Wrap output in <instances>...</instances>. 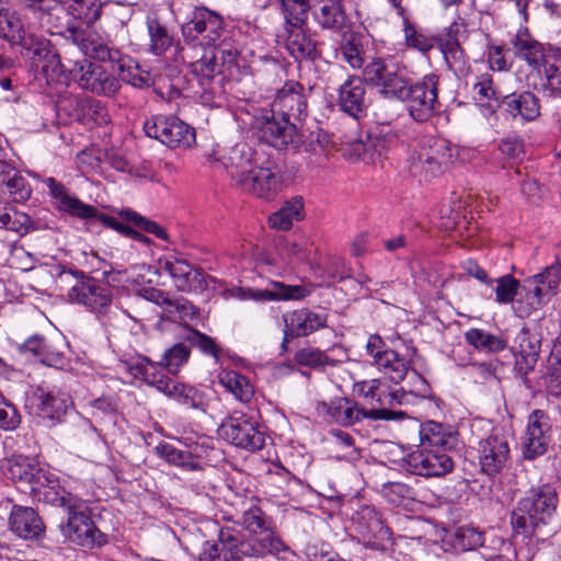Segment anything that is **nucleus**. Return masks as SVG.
<instances>
[{
	"instance_id": "1",
	"label": "nucleus",
	"mask_w": 561,
	"mask_h": 561,
	"mask_svg": "<svg viewBox=\"0 0 561 561\" xmlns=\"http://www.w3.org/2000/svg\"><path fill=\"white\" fill-rule=\"evenodd\" d=\"M310 91L300 82L289 80L277 89L273 101L266 103L268 108L260 106L261 101L255 100L253 93V96L248 99L253 114V135L277 149L297 146L300 142V135L295 122H301L307 117Z\"/></svg>"
},
{
	"instance_id": "2",
	"label": "nucleus",
	"mask_w": 561,
	"mask_h": 561,
	"mask_svg": "<svg viewBox=\"0 0 561 561\" xmlns=\"http://www.w3.org/2000/svg\"><path fill=\"white\" fill-rule=\"evenodd\" d=\"M159 365L148 357H140L129 364V371L137 378H142L148 385L157 388L158 391L175 399L179 403L193 409L205 411L206 398L196 388L176 381L158 370Z\"/></svg>"
},
{
	"instance_id": "3",
	"label": "nucleus",
	"mask_w": 561,
	"mask_h": 561,
	"mask_svg": "<svg viewBox=\"0 0 561 561\" xmlns=\"http://www.w3.org/2000/svg\"><path fill=\"white\" fill-rule=\"evenodd\" d=\"M58 280L70 286L68 299L71 302L100 314L107 313L113 300L112 288L107 283L85 275L82 271L66 267L59 272Z\"/></svg>"
},
{
	"instance_id": "4",
	"label": "nucleus",
	"mask_w": 561,
	"mask_h": 561,
	"mask_svg": "<svg viewBox=\"0 0 561 561\" xmlns=\"http://www.w3.org/2000/svg\"><path fill=\"white\" fill-rule=\"evenodd\" d=\"M561 284V270L551 265L534 276L523 280L513 308L517 317L528 318L556 295Z\"/></svg>"
},
{
	"instance_id": "5",
	"label": "nucleus",
	"mask_w": 561,
	"mask_h": 561,
	"mask_svg": "<svg viewBox=\"0 0 561 561\" xmlns=\"http://www.w3.org/2000/svg\"><path fill=\"white\" fill-rule=\"evenodd\" d=\"M558 504V492L550 483L531 488L512 512V526L547 525L556 514Z\"/></svg>"
},
{
	"instance_id": "6",
	"label": "nucleus",
	"mask_w": 561,
	"mask_h": 561,
	"mask_svg": "<svg viewBox=\"0 0 561 561\" xmlns=\"http://www.w3.org/2000/svg\"><path fill=\"white\" fill-rule=\"evenodd\" d=\"M314 411L317 417L322 422L344 427L353 426L364 419L393 420L404 415L403 412H392L386 409L366 410L356 401L346 397H337L330 401H317Z\"/></svg>"
},
{
	"instance_id": "7",
	"label": "nucleus",
	"mask_w": 561,
	"mask_h": 561,
	"mask_svg": "<svg viewBox=\"0 0 561 561\" xmlns=\"http://www.w3.org/2000/svg\"><path fill=\"white\" fill-rule=\"evenodd\" d=\"M45 184L51 197L56 201L59 210L80 219L96 220L124 236H129L144 242L148 241L147 237L121 222L118 218L99 213L95 207L84 204L76 196L70 195L64 184L56 181L54 178H47Z\"/></svg>"
},
{
	"instance_id": "8",
	"label": "nucleus",
	"mask_w": 561,
	"mask_h": 561,
	"mask_svg": "<svg viewBox=\"0 0 561 561\" xmlns=\"http://www.w3.org/2000/svg\"><path fill=\"white\" fill-rule=\"evenodd\" d=\"M203 51L202 57L196 59L187 47H176V60L180 59L191 66L192 75L199 87L196 93L204 103L209 104L220 94L229 91V87L227 82L222 84L221 66L217 62L213 50Z\"/></svg>"
},
{
	"instance_id": "9",
	"label": "nucleus",
	"mask_w": 561,
	"mask_h": 561,
	"mask_svg": "<svg viewBox=\"0 0 561 561\" xmlns=\"http://www.w3.org/2000/svg\"><path fill=\"white\" fill-rule=\"evenodd\" d=\"M438 85L439 77L435 73H428L414 83L409 78L405 93L397 100L407 103L408 112L415 122H427L440 112Z\"/></svg>"
},
{
	"instance_id": "10",
	"label": "nucleus",
	"mask_w": 561,
	"mask_h": 561,
	"mask_svg": "<svg viewBox=\"0 0 561 561\" xmlns=\"http://www.w3.org/2000/svg\"><path fill=\"white\" fill-rule=\"evenodd\" d=\"M362 78L383 98L397 100L405 93L410 77L405 66L376 57L365 65Z\"/></svg>"
},
{
	"instance_id": "11",
	"label": "nucleus",
	"mask_w": 561,
	"mask_h": 561,
	"mask_svg": "<svg viewBox=\"0 0 561 561\" xmlns=\"http://www.w3.org/2000/svg\"><path fill=\"white\" fill-rule=\"evenodd\" d=\"M224 28L222 18L205 7H196L188 21L182 25L184 45L188 50L211 48L220 38Z\"/></svg>"
},
{
	"instance_id": "12",
	"label": "nucleus",
	"mask_w": 561,
	"mask_h": 561,
	"mask_svg": "<svg viewBox=\"0 0 561 561\" xmlns=\"http://www.w3.org/2000/svg\"><path fill=\"white\" fill-rule=\"evenodd\" d=\"M451 148L445 140L419 145L409 157V171L413 176L430 181L453 163Z\"/></svg>"
},
{
	"instance_id": "13",
	"label": "nucleus",
	"mask_w": 561,
	"mask_h": 561,
	"mask_svg": "<svg viewBox=\"0 0 561 561\" xmlns=\"http://www.w3.org/2000/svg\"><path fill=\"white\" fill-rule=\"evenodd\" d=\"M144 130L170 148H187L195 142V130L173 115H156L147 119Z\"/></svg>"
},
{
	"instance_id": "14",
	"label": "nucleus",
	"mask_w": 561,
	"mask_h": 561,
	"mask_svg": "<svg viewBox=\"0 0 561 561\" xmlns=\"http://www.w3.org/2000/svg\"><path fill=\"white\" fill-rule=\"evenodd\" d=\"M158 270L162 274H168L180 291L196 293L207 288L206 275L203 270L175 254L160 257Z\"/></svg>"
},
{
	"instance_id": "15",
	"label": "nucleus",
	"mask_w": 561,
	"mask_h": 561,
	"mask_svg": "<svg viewBox=\"0 0 561 561\" xmlns=\"http://www.w3.org/2000/svg\"><path fill=\"white\" fill-rule=\"evenodd\" d=\"M70 77L81 89L99 95L113 96L121 89V82L115 76L87 59L75 64Z\"/></svg>"
},
{
	"instance_id": "16",
	"label": "nucleus",
	"mask_w": 561,
	"mask_h": 561,
	"mask_svg": "<svg viewBox=\"0 0 561 561\" xmlns=\"http://www.w3.org/2000/svg\"><path fill=\"white\" fill-rule=\"evenodd\" d=\"M541 332L537 325L523 327L515 335L511 351L515 357V370L526 377L536 367L541 348Z\"/></svg>"
},
{
	"instance_id": "17",
	"label": "nucleus",
	"mask_w": 561,
	"mask_h": 561,
	"mask_svg": "<svg viewBox=\"0 0 561 561\" xmlns=\"http://www.w3.org/2000/svg\"><path fill=\"white\" fill-rule=\"evenodd\" d=\"M404 461L408 471L427 478L445 476L454 468V461L446 451L420 446Z\"/></svg>"
},
{
	"instance_id": "18",
	"label": "nucleus",
	"mask_w": 561,
	"mask_h": 561,
	"mask_svg": "<svg viewBox=\"0 0 561 561\" xmlns=\"http://www.w3.org/2000/svg\"><path fill=\"white\" fill-rule=\"evenodd\" d=\"M25 408L30 414L59 423L67 412L68 400L60 392L38 386L27 393Z\"/></svg>"
},
{
	"instance_id": "19",
	"label": "nucleus",
	"mask_w": 561,
	"mask_h": 561,
	"mask_svg": "<svg viewBox=\"0 0 561 561\" xmlns=\"http://www.w3.org/2000/svg\"><path fill=\"white\" fill-rule=\"evenodd\" d=\"M556 46L539 42L527 27H519L515 34L510 37L508 50L514 56L527 64L535 71Z\"/></svg>"
},
{
	"instance_id": "20",
	"label": "nucleus",
	"mask_w": 561,
	"mask_h": 561,
	"mask_svg": "<svg viewBox=\"0 0 561 561\" xmlns=\"http://www.w3.org/2000/svg\"><path fill=\"white\" fill-rule=\"evenodd\" d=\"M283 321L284 336L282 347L285 350L290 340L308 336L313 332L325 328L328 314L325 312H316L308 308H301L284 314Z\"/></svg>"
},
{
	"instance_id": "21",
	"label": "nucleus",
	"mask_w": 561,
	"mask_h": 561,
	"mask_svg": "<svg viewBox=\"0 0 561 561\" xmlns=\"http://www.w3.org/2000/svg\"><path fill=\"white\" fill-rule=\"evenodd\" d=\"M375 365L396 383L401 382L407 376L414 380V387L410 389L415 396L425 397L430 386L416 370L411 369L410 362L401 357L396 351L388 350Z\"/></svg>"
},
{
	"instance_id": "22",
	"label": "nucleus",
	"mask_w": 561,
	"mask_h": 561,
	"mask_svg": "<svg viewBox=\"0 0 561 561\" xmlns=\"http://www.w3.org/2000/svg\"><path fill=\"white\" fill-rule=\"evenodd\" d=\"M75 41L80 50L92 59L101 62H107L112 69H123L124 62L128 61V56L110 45L108 41L101 37L95 32L75 33Z\"/></svg>"
},
{
	"instance_id": "23",
	"label": "nucleus",
	"mask_w": 561,
	"mask_h": 561,
	"mask_svg": "<svg viewBox=\"0 0 561 561\" xmlns=\"http://www.w3.org/2000/svg\"><path fill=\"white\" fill-rule=\"evenodd\" d=\"M249 451H251V454L248 455V462L251 465V468L256 471L257 476L262 473L271 474L274 470L277 474L280 472L286 473L283 466L271 460L275 451L271 446L266 445L265 434L257 423L250 424V428H248V453Z\"/></svg>"
},
{
	"instance_id": "24",
	"label": "nucleus",
	"mask_w": 561,
	"mask_h": 561,
	"mask_svg": "<svg viewBox=\"0 0 561 561\" xmlns=\"http://www.w3.org/2000/svg\"><path fill=\"white\" fill-rule=\"evenodd\" d=\"M550 419L542 410H534L527 424V431L523 443V456L527 460H534L542 456L550 442Z\"/></svg>"
},
{
	"instance_id": "25",
	"label": "nucleus",
	"mask_w": 561,
	"mask_h": 561,
	"mask_svg": "<svg viewBox=\"0 0 561 561\" xmlns=\"http://www.w3.org/2000/svg\"><path fill=\"white\" fill-rule=\"evenodd\" d=\"M366 83L360 76L351 75L337 89L339 108L355 121L366 115L368 103Z\"/></svg>"
},
{
	"instance_id": "26",
	"label": "nucleus",
	"mask_w": 561,
	"mask_h": 561,
	"mask_svg": "<svg viewBox=\"0 0 561 561\" xmlns=\"http://www.w3.org/2000/svg\"><path fill=\"white\" fill-rule=\"evenodd\" d=\"M59 113H65L71 121L82 124L107 122V111L101 101L90 96H70L62 99L57 105Z\"/></svg>"
},
{
	"instance_id": "27",
	"label": "nucleus",
	"mask_w": 561,
	"mask_h": 561,
	"mask_svg": "<svg viewBox=\"0 0 561 561\" xmlns=\"http://www.w3.org/2000/svg\"><path fill=\"white\" fill-rule=\"evenodd\" d=\"M510 457V446L506 438L497 433H492L480 442L479 462L482 472L495 476L503 470Z\"/></svg>"
},
{
	"instance_id": "28",
	"label": "nucleus",
	"mask_w": 561,
	"mask_h": 561,
	"mask_svg": "<svg viewBox=\"0 0 561 561\" xmlns=\"http://www.w3.org/2000/svg\"><path fill=\"white\" fill-rule=\"evenodd\" d=\"M306 21L307 19H302L301 22L296 23V20L285 19L287 33L285 47L297 61L314 60L318 55L316 42L304 30Z\"/></svg>"
},
{
	"instance_id": "29",
	"label": "nucleus",
	"mask_w": 561,
	"mask_h": 561,
	"mask_svg": "<svg viewBox=\"0 0 561 561\" xmlns=\"http://www.w3.org/2000/svg\"><path fill=\"white\" fill-rule=\"evenodd\" d=\"M535 72L539 80L536 85L539 92L550 98L561 95V48L554 47Z\"/></svg>"
},
{
	"instance_id": "30",
	"label": "nucleus",
	"mask_w": 561,
	"mask_h": 561,
	"mask_svg": "<svg viewBox=\"0 0 561 561\" xmlns=\"http://www.w3.org/2000/svg\"><path fill=\"white\" fill-rule=\"evenodd\" d=\"M251 192L265 201H271L282 190V173L276 168L255 167L248 171Z\"/></svg>"
},
{
	"instance_id": "31",
	"label": "nucleus",
	"mask_w": 561,
	"mask_h": 561,
	"mask_svg": "<svg viewBox=\"0 0 561 561\" xmlns=\"http://www.w3.org/2000/svg\"><path fill=\"white\" fill-rule=\"evenodd\" d=\"M501 105L514 118L534 122L540 116V100L530 91L514 92L502 98Z\"/></svg>"
},
{
	"instance_id": "32",
	"label": "nucleus",
	"mask_w": 561,
	"mask_h": 561,
	"mask_svg": "<svg viewBox=\"0 0 561 561\" xmlns=\"http://www.w3.org/2000/svg\"><path fill=\"white\" fill-rule=\"evenodd\" d=\"M31 493L39 502L51 504L57 507H66L72 501L73 495L60 485L59 479L48 471L37 478V482Z\"/></svg>"
},
{
	"instance_id": "33",
	"label": "nucleus",
	"mask_w": 561,
	"mask_h": 561,
	"mask_svg": "<svg viewBox=\"0 0 561 561\" xmlns=\"http://www.w3.org/2000/svg\"><path fill=\"white\" fill-rule=\"evenodd\" d=\"M359 393L370 400L371 409H389L402 404L405 397L404 392L390 391L387 387L382 386L379 379H371L362 381L357 385Z\"/></svg>"
},
{
	"instance_id": "34",
	"label": "nucleus",
	"mask_w": 561,
	"mask_h": 561,
	"mask_svg": "<svg viewBox=\"0 0 561 561\" xmlns=\"http://www.w3.org/2000/svg\"><path fill=\"white\" fill-rule=\"evenodd\" d=\"M420 447L447 451L456 447V433L450 427L434 421H427L420 427Z\"/></svg>"
},
{
	"instance_id": "35",
	"label": "nucleus",
	"mask_w": 561,
	"mask_h": 561,
	"mask_svg": "<svg viewBox=\"0 0 561 561\" xmlns=\"http://www.w3.org/2000/svg\"><path fill=\"white\" fill-rule=\"evenodd\" d=\"M443 545L455 551L473 550L483 546L484 533L479 528H440Z\"/></svg>"
},
{
	"instance_id": "36",
	"label": "nucleus",
	"mask_w": 561,
	"mask_h": 561,
	"mask_svg": "<svg viewBox=\"0 0 561 561\" xmlns=\"http://www.w3.org/2000/svg\"><path fill=\"white\" fill-rule=\"evenodd\" d=\"M310 294V290L302 285H286L280 282H272L271 288L252 289L248 288V299L262 300H295L302 299Z\"/></svg>"
},
{
	"instance_id": "37",
	"label": "nucleus",
	"mask_w": 561,
	"mask_h": 561,
	"mask_svg": "<svg viewBox=\"0 0 561 561\" xmlns=\"http://www.w3.org/2000/svg\"><path fill=\"white\" fill-rule=\"evenodd\" d=\"M3 468L4 474L9 479L28 484L31 490L37 482V478L45 472L34 459L23 456L8 459Z\"/></svg>"
},
{
	"instance_id": "38",
	"label": "nucleus",
	"mask_w": 561,
	"mask_h": 561,
	"mask_svg": "<svg viewBox=\"0 0 561 561\" xmlns=\"http://www.w3.org/2000/svg\"><path fill=\"white\" fill-rule=\"evenodd\" d=\"M306 216L304 198L301 196H294L285 201L282 207L268 217V225L271 228L288 231L294 221H301Z\"/></svg>"
},
{
	"instance_id": "39",
	"label": "nucleus",
	"mask_w": 561,
	"mask_h": 561,
	"mask_svg": "<svg viewBox=\"0 0 561 561\" xmlns=\"http://www.w3.org/2000/svg\"><path fill=\"white\" fill-rule=\"evenodd\" d=\"M312 15L317 24L323 30L340 32L346 26L347 15L342 0L329 1L320 7H312Z\"/></svg>"
},
{
	"instance_id": "40",
	"label": "nucleus",
	"mask_w": 561,
	"mask_h": 561,
	"mask_svg": "<svg viewBox=\"0 0 561 561\" xmlns=\"http://www.w3.org/2000/svg\"><path fill=\"white\" fill-rule=\"evenodd\" d=\"M221 67H224V71L227 73L229 92L234 93L236 98L240 99L239 93H243L240 88L243 79L242 66L239 62V60L243 61L241 49L225 43L221 49Z\"/></svg>"
},
{
	"instance_id": "41",
	"label": "nucleus",
	"mask_w": 561,
	"mask_h": 561,
	"mask_svg": "<svg viewBox=\"0 0 561 561\" xmlns=\"http://www.w3.org/2000/svg\"><path fill=\"white\" fill-rule=\"evenodd\" d=\"M370 148H374V151L381 156L385 146L378 139H374L369 135H367L366 141L362 138H354L345 135L342 138L340 150L343 157L347 160L358 161L360 159H366Z\"/></svg>"
},
{
	"instance_id": "42",
	"label": "nucleus",
	"mask_w": 561,
	"mask_h": 561,
	"mask_svg": "<svg viewBox=\"0 0 561 561\" xmlns=\"http://www.w3.org/2000/svg\"><path fill=\"white\" fill-rule=\"evenodd\" d=\"M466 342L480 353L493 354L508 345L503 335L492 334L483 329H470L465 333Z\"/></svg>"
},
{
	"instance_id": "43",
	"label": "nucleus",
	"mask_w": 561,
	"mask_h": 561,
	"mask_svg": "<svg viewBox=\"0 0 561 561\" xmlns=\"http://www.w3.org/2000/svg\"><path fill=\"white\" fill-rule=\"evenodd\" d=\"M19 46L22 49V56L30 59L36 69H38L39 62L54 50L47 38L32 32H27L25 36L21 37Z\"/></svg>"
},
{
	"instance_id": "44",
	"label": "nucleus",
	"mask_w": 561,
	"mask_h": 561,
	"mask_svg": "<svg viewBox=\"0 0 561 561\" xmlns=\"http://www.w3.org/2000/svg\"><path fill=\"white\" fill-rule=\"evenodd\" d=\"M21 5L31 10L38 19L41 26L50 31L57 26L55 20L62 13V5L57 0H16Z\"/></svg>"
},
{
	"instance_id": "45",
	"label": "nucleus",
	"mask_w": 561,
	"mask_h": 561,
	"mask_svg": "<svg viewBox=\"0 0 561 561\" xmlns=\"http://www.w3.org/2000/svg\"><path fill=\"white\" fill-rule=\"evenodd\" d=\"M245 141H239L229 147L222 156L221 162L230 178L237 185H243L245 178Z\"/></svg>"
},
{
	"instance_id": "46",
	"label": "nucleus",
	"mask_w": 561,
	"mask_h": 561,
	"mask_svg": "<svg viewBox=\"0 0 561 561\" xmlns=\"http://www.w3.org/2000/svg\"><path fill=\"white\" fill-rule=\"evenodd\" d=\"M473 99L481 105L493 110L501 104L499 91L494 84L493 77L489 72L477 77L472 88Z\"/></svg>"
},
{
	"instance_id": "47",
	"label": "nucleus",
	"mask_w": 561,
	"mask_h": 561,
	"mask_svg": "<svg viewBox=\"0 0 561 561\" xmlns=\"http://www.w3.org/2000/svg\"><path fill=\"white\" fill-rule=\"evenodd\" d=\"M270 530L271 528H264V531L251 545V554L255 557L273 554L278 559H285V554L290 551L289 547Z\"/></svg>"
},
{
	"instance_id": "48",
	"label": "nucleus",
	"mask_w": 561,
	"mask_h": 561,
	"mask_svg": "<svg viewBox=\"0 0 561 561\" xmlns=\"http://www.w3.org/2000/svg\"><path fill=\"white\" fill-rule=\"evenodd\" d=\"M342 59L353 69L364 66V48L360 36L355 32H345L342 36L340 48Z\"/></svg>"
},
{
	"instance_id": "49",
	"label": "nucleus",
	"mask_w": 561,
	"mask_h": 561,
	"mask_svg": "<svg viewBox=\"0 0 561 561\" xmlns=\"http://www.w3.org/2000/svg\"><path fill=\"white\" fill-rule=\"evenodd\" d=\"M67 4L69 13L87 25L95 23L102 13L101 0H61Z\"/></svg>"
},
{
	"instance_id": "50",
	"label": "nucleus",
	"mask_w": 561,
	"mask_h": 561,
	"mask_svg": "<svg viewBox=\"0 0 561 561\" xmlns=\"http://www.w3.org/2000/svg\"><path fill=\"white\" fill-rule=\"evenodd\" d=\"M150 36V51L156 56L165 54L174 45L173 35L157 19L147 20Z\"/></svg>"
},
{
	"instance_id": "51",
	"label": "nucleus",
	"mask_w": 561,
	"mask_h": 561,
	"mask_svg": "<svg viewBox=\"0 0 561 561\" xmlns=\"http://www.w3.org/2000/svg\"><path fill=\"white\" fill-rule=\"evenodd\" d=\"M191 355V347L185 342H179L172 347L168 348L160 362H153L158 364V370L162 373V368L171 375H176L180 368L188 360Z\"/></svg>"
},
{
	"instance_id": "52",
	"label": "nucleus",
	"mask_w": 561,
	"mask_h": 561,
	"mask_svg": "<svg viewBox=\"0 0 561 561\" xmlns=\"http://www.w3.org/2000/svg\"><path fill=\"white\" fill-rule=\"evenodd\" d=\"M61 531L69 541L89 549L106 542V535L100 528H61Z\"/></svg>"
},
{
	"instance_id": "53",
	"label": "nucleus",
	"mask_w": 561,
	"mask_h": 561,
	"mask_svg": "<svg viewBox=\"0 0 561 561\" xmlns=\"http://www.w3.org/2000/svg\"><path fill=\"white\" fill-rule=\"evenodd\" d=\"M68 514L67 526H95L93 510L82 500L73 496L65 507Z\"/></svg>"
},
{
	"instance_id": "54",
	"label": "nucleus",
	"mask_w": 561,
	"mask_h": 561,
	"mask_svg": "<svg viewBox=\"0 0 561 561\" xmlns=\"http://www.w3.org/2000/svg\"><path fill=\"white\" fill-rule=\"evenodd\" d=\"M295 362L300 366L313 369H321L327 366H336L339 360L330 358L324 352L314 347H304L298 350L294 356Z\"/></svg>"
},
{
	"instance_id": "55",
	"label": "nucleus",
	"mask_w": 561,
	"mask_h": 561,
	"mask_svg": "<svg viewBox=\"0 0 561 561\" xmlns=\"http://www.w3.org/2000/svg\"><path fill=\"white\" fill-rule=\"evenodd\" d=\"M403 33L405 43L411 48L427 53L434 47L435 37L425 34L407 18H403Z\"/></svg>"
},
{
	"instance_id": "56",
	"label": "nucleus",
	"mask_w": 561,
	"mask_h": 561,
	"mask_svg": "<svg viewBox=\"0 0 561 561\" xmlns=\"http://www.w3.org/2000/svg\"><path fill=\"white\" fill-rule=\"evenodd\" d=\"M245 421L241 417H230L220 426V435L224 439L237 447L245 446Z\"/></svg>"
},
{
	"instance_id": "57",
	"label": "nucleus",
	"mask_w": 561,
	"mask_h": 561,
	"mask_svg": "<svg viewBox=\"0 0 561 561\" xmlns=\"http://www.w3.org/2000/svg\"><path fill=\"white\" fill-rule=\"evenodd\" d=\"M363 535V545L375 550H388L393 546L391 528H366Z\"/></svg>"
},
{
	"instance_id": "58",
	"label": "nucleus",
	"mask_w": 561,
	"mask_h": 561,
	"mask_svg": "<svg viewBox=\"0 0 561 561\" xmlns=\"http://www.w3.org/2000/svg\"><path fill=\"white\" fill-rule=\"evenodd\" d=\"M119 216L124 220L134 224L137 228H139L148 233H152L161 240H168V233L163 227H161L160 225H158L154 221H151V220L142 217L141 215L137 214L136 211H134L131 209H123V210H121Z\"/></svg>"
},
{
	"instance_id": "59",
	"label": "nucleus",
	"mask_w": 561,
	"mask_h": 561,
	"mask_svg": "<svg viewBox=\"0 0 561 561\" xmlns=\"http://www.w3.org/2000/svg\"><path fill=\"white\" fill-rule=\"evenodd\" d=\"M439 48L445 57L449 67L455 71L462 70L467 64L465 50L460 46V42L455 39L448 42H440Z\"/></svg>"
},
{
	"instance_id": "60",
	"label": "nucleus",
	"mask_w": 561,
	"mask_h": 561,
	"mask_svg": "<svg viewBox=\"0 0 561 561\" xmlns=\"http://www.w3.org/2000/svg\"><path fill=\"white\" fill-rule=\"evenodd\" d=\"M32 226L30 216L19 211H3L0 214V228L14 231L20 236L28 232Z\"/></svg>"
},
{
	"instance_id": "61",
	"label": "nucleus",
	"mask_w": 561,
	"mask_h": 561,
	"mask_svg": "<svg viewBox=\"0 0 561 561\" xmlns=\"http://www.w3.org/2000/svg\"><path fill=\"white\" fill-rule=\"evenodd\" d=\"M495 287V300L499 304H513L517 297L520 283L512 275L499 277Z\"/></svg>"
},
{
	"instance_id": "62",
	"label": "nucleus",
	"mask_w": 561,
	"mask_h": 561,
	"mask_svg": "<svg viewBox=\"0 0 561 561\" xmlns=\"http://www.w3.org/2000/svg\"><path fill=\"white\" fill-rule=\"evenodd\" d=\"M286 255L291 262H308L314 252L313 244L307 238L287 241L284 247Z\"/></svg>"
},
{
	"instance_id": "63",
	"label": "nucleus",
	"mask_w": 561,
	"mask_h": 561,
	"mask_svg": "<svg viewBox=\"0 0 561 561\" xmlns=\"http://www.w3.org/2000/svg\"><path fill=\"white\" fill-rule=\"evenodd\" d=\"M38 68H41V72L45 76L47 82L60 80L66 81L68 79L65 67L55 49L47 56V58L39 62Z\"/></svg>"
},
{
	"instance_id": "64",
	"label": "nucleus",
	"mask_w": 561,
	"mask_h": 561,
	"mask_svg": "<svg viewBox=\"0 0 561 561\" xmlns=\"http://www.w3.org/2000/svg\"><path fill=\"white\" fill-rule=\"evenodd\" d=\"M549 386L556 394H561V333L550 353Z\"/></svg>"
}]
</instances>
